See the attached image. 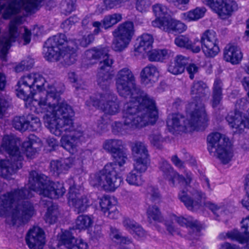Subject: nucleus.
Wrapping results in <instances>:
<instances>
[{"label":"nucleus","instance_id":"f257e3e1","mask_svg":"<svg viewBox=\"0 0 249 249\" xmlns=\"http://www.w3.org/2000/svg\"><path fill=\"white\" fill-rule=\"evenodd\" d=\"M31 191L51 198H58L66 192L63 184L53 182L35 171L30 173L28 188L15 190L0 196V216H4L13 225L18 226L35 213L32 204L23 199L33 196Z\"/></svg>","mask_w":249,"mask_h":249},{"label":"nucleus","instance_id":"f03ea898","mask_svg":"<svg viewBox=\"0 0 249 249\" xmlns=\"http://www.w3.org/2000/svg\"><path fill=\"white\" fill-rule=\"evenodd\" d=\"M33 105L38 113H47V115L50 113L52 117L46 122V126L55 136L63 134L61 146L70 153H74L82 141L83 133L79 128H74L72 120L74 112L71 107L59 98L53 87L48 89L46 98L34 100Z\"/></svg>","mask_w":249,"mask_h":249},{"label":"nucleus","instance_id":"7ed1b4c3","mask_svg":"<svg viewBox=\"0 0 249 249\" xmlns=\"http://www.w3.org/2000/svg\"><path fill=\"white\" fill-rule=\"evenodd\" d=\"M138 97L131 95L124 106L123 120L131 127L141 128L148 124H154L158 118V110L155 101L143 91Z\"/></svg>","mask_w":249,"mask_h":249},{"label":"nucleus","instance_id":"20e7f679","mask_svg":"<svg viewBox=\"0 0 249 249\" xmlns=\"http://www.w3.org/2000/svg\"><path fill=\"white\" fill-rule=\"evenodd\" d=\"M159 169L171 185L175 186L176 182L178 181L181 182L183 185L187 186L186 191L183 190L178 193V198L188 210L196 211L200 208L202 199L205 197V195L201 191L192 188L189 185L192 179L191 173H187L186 178H184L175 171L166 160L163 159L160 161Z\"/></svg>","mask_w":249,"mask_h":249},{"label":"nucleus","instance_id":"39448f33","mask_svg":"<svg viewBox=\"0 0 249 249\" xmlns=\"http://www.w3.org/2000/svg\"><path fill=\"white\" fill-rule=\"evenodd\" d=\"M208 121L205 107L200 103L189 104L187 118L179 113L169 115L167 120L169 130L172 132H185L191 129L204 128Z\"/></svg>","mask_w":249,"mask_h":249},{"label":"nucleus","instance_id":"423d86ee","mask_svg":"<svg viewBox=\"0 0 249 249\" xmlns=\"http://www.w3.org/2000/svg\"><path fill=\"white\" fill-rule=\"evenodd\" d=\"M20 142L14 135H5L1 144V150L6 152L9 159L0 160V175L6 178L22 167L23 153L19 151Z\"/></svg>","mask_w":249,"mask_h":249},{"label":"nucleus","instance_id":"0eeeda50","mask_svg":"<svg viewBox=\"0 0 249 249\" xmlns=\"http://www.w3.org/2000/svg\"><path fill=\"white\" fill-rule=\"evenodd\" d=\"M46 81L44 78L39 73H31L21 77L18 81L16 89L17 95L21 99L25 101L32 97L35 94V90H38L39 92L36 94L38 96V98H34L31 101V105L35 107L34 111L38 113L36 111V107L33 105L34 100H40L41 98H46L47 94V90L50 87L54 88L59 95L60 93L56 88L53 85H48L46 89L42 91V87H45Z\"/></svg>","mask_w":249,"mask_h":249},{"label":"nucleus","instance_id":"6e6552de","mask_svg":"<svg viewBox=\"0 0 249 249\" xmlns=\"http://www.w3.org/2000/svg\"><path fill=\"white\" fill-rule=\"evenodd\" d=\"M116 165L109 163L104 169L90 178V184L93 186H101L105 190L114 191L123 182V178L116 171Z\"/></svg>","mask_w":249,"mask_h":249},{"label":"nucleus","instance_id":"1a4fd4ad","mask_svg":"<svg viewBox=\"0 0 249 249\" xmlns=\"http://www.w3.org/2000/svg\"><path fill=\"white\" fill-rule=\"evenodd\" d=\"M116 84L120 95L127 98L131 95L137 97L142 92L135 84V78L131 71L127 68L120 70L116 75Z\"/></svg>","mask_w":249,"mask_h":249},{"label":"nucleus","instance_id":"9d476101","mask_svg":"<svg viewBox=\"0 0 249 249\" xmlns=\"http://www.w3.org/2000/svg\"><path fill=\"white\" fill-rule=\"evenodd\" d=\"M120 101L117 96L110 91L101 94L99 98L91 97L86 102V105L92 106L102 110L105 114L115 115L120 111Z\"/></svg>","mask_w":249,"mask_h":249},{"label":"nucleus","instance_id":"9b49d317","mask_svg":"<svg viewBox=\"0 0 249 249\" xmlns=\"http://www.w3.org/2000/svg\"><path fill=\"white\" fill-rule=\"evenodd\" d=\"M73 44V41H68L65 35L63 34H58L50 37L45 42L43 53L45 58L50 61H58L61 60V53L65 43Z\"/></svg>","mask_w":249,"mask_h":249},{"label":"nucleus","instance_id":"f8f14e48","mask_svg":"<svg viewBox=\"0 0 249 249\" xmlns=\"http://www.w3.org/2000/svg\"><path fill=\"white\" fill-rule=\"evenodd\" d=\"M200 43L203 52L207 57H213L220 51L216 34L213 30H208L202 34Z\"/></svg>","mask_w":249,"mask_h":249},{"label":"nucleus","instance_id":"ddd939ff","mask_svg":"<svg viewBox=\"0 0 249 249\" xmlns=\"http://www.w3.org/2000/svg\"><path fill=\"white\" fill-rule=\"evenodd\" d=\"M152 25L169 33L180 34L185 31V24L171 18H157L152 22Z\"/></svg>","mask_w":249,"mask_h":249},{"label":"nucleus","instance_id":"4468645a","mask_svg":"<svg viewBox=\"0 0 249 249\" xmlns=\"http://www.w3.org/2000/svg\"><path fill=\"white\" fill-rule=\"evenodd\" d=\"M69 204L77 213L85 212L90 205L87 196H81L78 190L71 187L69 192Z\"/></svg>","mask_w":249,"mask_h":249},{"label":"nucleus","instance_id":"2eb2a0df","mask_svg":"<svg viewBox=\"0 0 249 249\" xmlns=\"http://www.w3.org/2000/svg\"><path fill=\"white\" fill-rule=\"evenodd\" d=\"M246 117L242 116L240 112L236 111L230 112L226 118L230 127L235 129V132L241 133L245 129H249V108Z\"/></svg>","mask_w":249,"mask_h":249},{"label":"nucleus","instance_id":"dca6fc26","mask_svg":"<svg viewBox=\"0 0 249 249\" xmlns=\"http://www.w3.org/2000/svg\"><path fill=\"white\" fill-rule=\"evenodd\" d=\"M25 240L30 249H43L45 244V233L40 228L35 227L29 231Z\"/></svg>","mask_w":249,"mask_h":249},{"label":"nucleus","instance_id":"f3484780","mask_svg":"<svg viewBox=\"0 0 249 249\" xmlns=\"http://www.w3.org/2000/svg\"><path fill=\"white\" fill-rule=\"evenodd\" d=\"M172 221L177 222L181 226H185L190 228L189 231V238L196 239L200 235V231L201 226L200 223L193 218L192 217L184 218L183 217H178L173 214L171 216Z\"/></svg>","mask_w":249,"mask_h":249},{"label":"nucleus","instance_id":"a211bd4d","mask_svg":"<svg viewBox=\"0 0 249 249\" xmlns=\"http://www.w3.org/2000/svg\"><path fill=\"white\" fill-rule=\"evenodd\" d=\"M58 245L61 249H87L88 245L81 239H75L69 231L61 235Z\"/></svg>","mask_w":249,"mask_h":249},{"label":"nucleus","instance_id":"6ab92c4d","mask_svg":"<svg viewBox=\"0 0 249 249\" xmlns=\"http://www.w3.org/2000/svg\"><path fill=\"white\" fill-rule=\"evenodd\" d=\"M117 200L114 197L105 196L100 201L101 210L110 219H117L119 215L117 208Z\"/></svg>","mask_w":249,"mask_h":249},{"label":"nucleus","instance_id":"aec40b11","mask_svg":"<svg viewBox=\"0 0 249 249\" xmlns=\"http://www.w3.org/2000/svg\"><path fill=\"white\" fill-rule=\"evenodd\" d=\"M241 224L242 232H239L236 230L229 231L226 234L228 238L240 243H246L248 241L249 238V215L242 220Z\"/></svg>","mask_w":249,"mask_h":249},{"label":"nucleus","instance_id":"412c9836","mask_svg":"<svg viewBox=\"0 0 249 249\" xmlns=\"http://www.w3.org/2000/svg\"><path fill=\"white\" fill-rule=\"evenodd\" d=\"M73 44H70L68 47L69 43H65L63 49L61 53V63L66 66H69L73 64L76 61V49L77 48V43L73 41Z\"/></svg>","mask_w":249,"mask_h":249},{"label":"nucleus","instance_id":"4be33fe9","mask_svg":"<svg viewBox=\"0 0 249 249\" xmlns=\"http://www.w3.org/2000/svg\"><path fill=\"white\" fill-rule=\"evenodd\" d=\"M229 142L228 139L218 132L213 133L207 137L208 150L211 155H215L217 148Z\"/></svg>","mask_w":249,"mask_h":249},{"label":"nucleus","instance_id":"5701e85b","mask_svg":"<svg viewBox=\"0 0 249 249\" xmlns=\"http://www.w3.org/2000/svg\"><path fill=\"white\" fill-rule=\"evenodd\" d=\"M208 91V87L205 83L201 81H194L191 87L190 91L194 101L189 104L200 102L204 106L201 99L206 95Z\"/></svg>","mask_w":249,"mask_h":249},{"label":"nucleus","instance_id":"b1692460","mask_svg":"<svg viewBox=\"0 0 249 249\" xmlns=\"http://www.w3.org/2000/svg\"><path fill=\"white\" fill-rule=\"evenodd\" d=\"M159 69L150 64L145 67L141 72L142 82L145 85L154 82L159 76Z\"/></svg>","mask_w":249,"mask_h":249},{"label":"nucleus","instance_id":"393cba45","mask_svg":"<svg viewBox=\"0 0 249 249\" xmlns=\"http://www.w3.org/2000/svg\"><path fill=\"white\" fill-rule=\"evenodd\" d=\"M134 33V24L131 21H126L120 24L112 32L113 36L131 40Z\"/></svg>","mask_w":249,"mask_h":249},{"label":"nucleus","instance_id":"a878e982","mask_svg":"<svg viewBox=\"0 0 249 249\" xmlns=\"http://www.w3.org/2000/svg\"><path fill=\"white\" fill-rule=\"evenodd\" d=\"M217 157L224 164L229 163L233 157V150L229 142L225 143L219 148H217L215 155H211Z\"/></svg>","mask_w":249,"mask_h":249},{"label":"nucleus","instance_id":"bb28decb","mask_svg":"<svg viewBox=\"0 0 249 249\" xmlns=\"http://www.w3.org/2000/svg\"><path fill=\"white\" fill-rule=\"evenodd\" d=\"M224 57L226 61L232 64H237L242 58L240 49L237 46H227L224 50Z\"/></svg>","mask_w":249,"mask_h":249},{"label":"nucleus","instance_id":"cd10ccee","mask_svg":"<svg viewBox=\"0 0 249 249\" xmlns=\"http://www.w3.org/2000/svg\"><path fill=\"white\" fill-rule=\"evenodd\" d=\"M175 44L178 47L185 48L191 50L194 53H198L201 50L199 45L193 43L189 37L185 36H179L174 40Z\"/></svg>","mask_w":249,"mask_h":249},{"label":"nucleus","instance_id":"c85d7f7f","mask_svg":"<svg viewBox=\"0 0 249 249\" xmlns=\"http://www.w3.org/2000/svg\"><path fill=\"white\" fill-rule=\"evenodd\" d=\"M222 82L219 79H216L213 88L211 105L213 108L218 107L222 100Z\"/></svg>","mask_w":249,"mask_h":249},{"label":"nucleus","instance_id":"c756f323","mask_svg":"<svg viewBox=\"0 0 249 249\" xmlns=\"http://www.w3.org/2000/svg\"><path fill=\"white\" fill-rule=\"evenodd\" d=\"M174 53L172 51L168 49H158L151 51L148 55L149 61H162L172 57Z\"/></svg>","mask_w":249,"mask_h":249},{"label":"nucleus","instance_id":"7c9ffc66","mask_svg":"<svg viewBox=\"0 0 249 249\" xmlns=\"http://www.w3.org/2000/svg\"><path fill=\"white\" fill-rule=\"evenodd\" d=\"M153 38L148 34H144L139 38V43L135 47V50L140 53L149 52L152 47Z\"/></svg>","mask_w":249,"mask_h":249},{"label":"nucleus","instance_id":"2f4dec72","mask_svg":"<svg viewBox=\"0 0 249 249\" xmlns=\"http://www.w3.org/2000/svg\"><path fill=\"white\" fill-rule=\"evenodd\" d=\"M103 147L112 155L123 149V142L118 139L107 140L104 142Z\"/></svg>","mask_w":249,"mask_h":249},{"label":"nucleus","instance_id":"473e14b6","mask_svg":"<svg viewBox=\"0 0 249 249\" xmlns=\"http://www.w3.org/2000/svg\"><path fill=\"white\" fill-rule=\"evenodd\" d=\"M237 9V4L235 1L232 0H223V4L222 5L218 14L221 18H225Z\"/></svg>","mask_w":249,"mask_h":249},{"label":"nucleus","instance_id":"72a5a7b5","mask_svg":"<svg viewBox=\"0 0 249 249\" xmlns=\"http://www.w3.org/2000/svg\"><path fill=\"white\" fill-rule=\"evenodd\" d=\"M71 166L70 160L66 159L61 160H53L51 162V170L57 174L64 173Z\"/></svg>","mask_w":249,"mask_h":249},{"label":"nucleus","instance_id":"f704fd0d","mask_svg":"<svg viewBox=\"0 0 249 249\" xmlns=\"http://www.w3.org/2000/svg\"><path fill=\"white\" fill-rule=\"evenodd\" d=\"M107 49L105 48H93L87 50L85 55L88 60H97L101 59L104 55L107 54Z\"/></svg>","mask_w":249,"mask_h":249},{"label":"nucleus","instance_id":"c9c22d12","mask_svg":"<svg viewBox=\"0 0 249 249\" xmlns=\"http://www.w3.org/2000/svg\"><path fill=\"white\" fill-rule=\"evenodd\" d=\"M112 77L113 75L110 71L98 70L97 79L98 85L103 89H107Z\"/></svg>","mask_w":249,"mask_h":249},{"label":"nucleus","instance_id":"e433bc0d","mask_svg":"<svg viewBox=\"0 0 249 249\" xmlns=\"http://www.w3.org/2000/svg\"><path fill=\"white\" fill-rule=\"evenodd\" d=\"M206 9L204 7H197L194 10L186 12L183 14L184 20L187 21L197 20L203 17Z\"/></svg>","mask_w":249,"mask_h":249},{"label":"nucleus","instance_id":"4c0bfd02","mask_svg":"<svg viewBox=\"0 0 249 249\" xmlns=\"http://www.w3.org/2000/svg\"><path fill=\"white\" fill-rule=\"evenodd\" d=\"M132 155L134 158L149 156L145 145L140 142H136L131 145Z\"/></svg>","mask_w":249,"mask_h":249},{"label":"nucleus","instance_id":"58836bf2","mask_svg":"<svg viewBox=\"0 0 249 249\" xmlns=\"http://www.w3.org/2000/svg\"><path fill=\"white\" fill-rule=\"evenodd\" d=\"M114 38L112 43V48L116 52H122L126 48L130 40L124 37L113 36Z\"/></svg>","mask_w":249,"mask_h":249},{"label":"nucleus","instance_id":"ea45409f","mask_svg":"<svg viewBox=\"0 0 249 249\" xmlns=\"http://www.w3.org/2000/svg\"><path fill=\"white\" fill-rule=\"evenodd\" d=\"M126 180L129 184L135 186H141L144 182L141 173L135 170L127 175Z\"/></svg>","mask_w":249,"mask_h":249},{"label":"nucleus","instance_id":"a19ab883","mask_svg":"<svg viewBox=\"0 0 249 249\" xmlns=\"http://www.w3.org/2000/svg\"><path fill=\"white\" fill-rule=\"evenodd\" d=\"M93 223L91 217L88 215H80L76 220V228L79 230H85L90 227Z\"/></svg>","mask_w":249,"mask_h":249},{"label":"nucleus","instance_id":"79ce46f5","mask_svg":"<svg viewBox=\"0 0 249 249\" xmlns=\"http://www.w3.org/2000/svg\"><path fill=\"white\" fill-rule=\"evenodd\" d=\"M148 218L158 222H162L163 217L159 208L156 205L150 206L147 211Z\"/></svg>","mask_w":249,"mask_h":249},{"label":"nucleus","instance_id":"37998d69","mask_svg":"<svg viewBox=\"0 0 249 249\" xmlns=\"http://www.w3.org/2000/svg\"><path fill=\"white\" fill-rule=\"evenodd\" d=\"M148 156L135 158L134 170L140 173L144 172L146 170L149 163Z\"/></svg>","mask_w":249,"mask_h":249},{"label":"nucleus","instance_id":"c03bdc74","mask_svg":"<svg viewBox=\"0 0 249 249\" xmlns=\"http://www.w3.org/2000/svg\"><path fill=\"white\" fill-rule=\"evenodd\" d=\"M138 128V127H131L126 125L124 121L123 124L121 122H115L112 124V130L116 135L124 134L127 132V130H132Z\"/></svg>","mask_w":249,"mask_h":249},{"label":"nucleus","instance_id":"a18cd8bd","mask_svg":"<svg viewBox=\"0 0 249 249\" xmlns=\"http://www.w3.org/2000/svg\"><path fill=\"white\" fill-rule=\"evenodd\" d=\"M59 212L57 205L53 204L49 207L45 214V219L46 222L50 224H54L56 222Z\"/></svg>","mask_w":249,"mask_h":249},{"label":"nucleus","instance_id":"49530a36","mask_svg":"<svg viewBox=\"0 0 249 249\" xmlns=\"http://www.w3.org/2000/svg\"><path fill=\"white\" fill-rule=\"evenodd\" d=\"M122 19V16L119 14H114L106 16L102 20L103 26L106 29L111 27L117 23Z\"/></svg>","mask_w":249,"mask_h":249},{"label":"nucleus","instance_id":"de8ad7c7","mask_svg":"<svg viewBox=\"0 0 249 249\" xmlns=\"http://www.w3.org/2000/svg\"><path fill=\"white\" fill-rule=\"evenodd\" d=\"M206 206L209 209L214 215V219L220 221L221 217L224 214V208L221 205H218L211 202H208L206 203Z\"/></svg>","mask_w":249,"mask_h":249},{"label":"nucleus","instance_id":"09e8293b","mask_svg":"<svg viewBox=\"0 0 249 249\" xmlns=\"http://www.w3.org/2000/svg\"><path fill=\"white\" fill-rule=\"evenodd\" d=\"M101 59L102 60L100 62V67L98 70L110 71L114 63L112 56L108 54L107 51V54L104 55Z\"/></svg>","mask_w":249,"mask_h":249},{"label":"nucleus","instance_id":"8fccbe9b","mask_svg":"<svg viewBox=\"0 0 249 249\" xmlns=\"http://www.w3.org/2000/svg\"><path fill=\"white\" fill-rule=\"evenodd\" d=\"M13 126L19 131H25L28 130V124L26 123V117H15L13 120Z\"/></svg>","mask_w":249,"mask_h":249},{"label":"nucleus","instance_id":"3c124183","mask_svg":"<svg viewBox=\"0 0 249 249\" xmlns=\"http://www.w3.org/2000/svg\"><path fill=\"white\" fill-rule=\"evenodd\" d=\"M36 143L33 142L31 138L25 142L23 143V147L24 148L25 153L28 158H32L37 152V147L36 146Z\"/></svg>","mask_w":249,"mask_h":249},{"label":"nucleus","instance_id":"603ef678","mask_svg":"<svg viewBox=\"0 0 249 249\" xmlns=\"http://www.w3.org/2000/svg\"><path fill=\"white\" fill-rule=\"evenodd\" d=\"M26 123L28 124V130L30 131H36L41 125L39 119L33 114L26 116Z\"/></svg>","mask_w":249,"mask_h":249},{"label":"nucleus","instance_id":"864d4df0","mask_svg":"<svg viewBox=\"0 0 249 249\" xmlns=\"http://www.w3.org/2000/svg\"><path fill=\"white\" fill-rule=\"evenodd\" d=\"M112 157L114 162L113 163L116 165V168L117 165L120 167L123 166L127 160V155L123 149L117 153H115Z\"/></svg>","mask_w":249,"mask_h":249},{"label":"nucleus","instance_id":"5fc2aeb1","mask_svg":"<svg viewBox=\"0 0 249 249\" xmlns=\"http://www.w3.org/2000/svg\"><path fill=\"white\" fill-rule=\"evenodd\" d=\"M61 8L64 14H70L75 9V1L73 0H65L62 2Z\"/></svg>","mask_w":249,"mask_h":249},{"label":"nucleus","instance_id":"6e6d98bb","mask_svg":"<svg viewBox=\"0 0 249 249\" xmlns=\"http://www.w3.org/2000/svg\"><path fill=\"white\" fill-rule=\"evenodd\" d=\"M68 79L70 81L74 84V86L77 90L79 89H85V84L80 79H78V76L74 72H70L68 73Z\"/></svg>","mask_w":249,"mask_h":249},{"label":"nucleus","instance_id":"4d7b16f0","mask_svg":"<svg viewBox=\"0 0 249 249\" xmlns=\"http://www.w3.org/2000/svg\"><path fill=\"white\" fill-rule=\"evenodd\" d=\"M149 140L151 144L156 148L161 149L163 139L160 134L158 133H153L149 136Z\"/></svg>","mask_w":249,"mask_h":249},{"label":"nucleus","instance_id":"13d9d810","mask_svg":"<svg viewBox=\"0 0 249 249\" xmlns=\"http://www.w3.org/2000/svg\"><path fill=\"white\" fill-rule=\"evenodd\" d=\"M94 39L93 34H90L88 35H84L78 40H69L68 41H73L77 43V46L80 45L83 47H86L91 43Z\"/></svg>","mask_w":249,"mask_h":249},{"label":"nucleus","instance_id":"bf43d9fd","mask_svg":"<svg viewBox=\"0 0 249 249\" xmlns=\"http://www.w3.org/2000/svg\"><path fill=\"white\" fill-rule=\"evenodd\" d=\"M153 10L156 16L162 18L168 14V9L166 6L161 4H156L153 6Z\"/></svg>","mask_w":249,"mask_h":249},{"label":"nucleus","instance_id":"052dcab7","mask_svg":"<svg viewBox=\"0 0 249 249\" xmlns=\"http://www.w3.org/2000/svg\"><path fill=\"white\" fill-rule=\"evenodd\" d=\"M130 233L133 235L134 238L137 239H142L146 235V231L139 224L135 226L132 231H130Z\"/></svg>","mask_w":249,"mask_h":249},{"label":"nucleus","instance_id":"680f3d73","mask_svg":"<svg viewBox=\"0 0 249 249\" xmlns=\"http://www.w3.org/2000/svg\"><path fill=\"white\" fill-rule=\"evenodd\" d=\"M209 5L213 11L217 14L223 4V0H203Z\"/></svg>","mask_w":249,"mask_h":249},{"label":"nucleus","instance_id":"e2e57ef3","mask_svg":"<svg viewBox=\"0 0 249 249\" xmlns=\"http://www.w3.org/2000/svg\"><path fill=\"white\" fill-rule=\"evenodd\" d=\"M168 71L174 75L182 73L184 71V67L179 66L176 62H171L168 68Z\"/></svg>","mask_w":249,"mask_h":249},{"label":"nucleus","instance_id":"0e129e2a","mask_svg":"<svg viewBox=\"0 0 249 249\" xmlns=\"http://www.w3.org/2000/svg\"><path fill=\"white\" fill-rule=\"evenodd\" d=\"M148 197L152 201H155L159 198L160 195L158 188L153 186H148L147 188Z\"/></svg>","mask_w":249,"mask_h":249},{"label":"nucleus","instance_id":"69168bd1","mask_svg":"<svg viewBox=\"0 0 249 249\" xmlns=\"http://www.w3.org/2000/svg\"><path fill=\"white\" fill-rule=\"evenodd\" d=\"M150 0H137L136 2V8L141 12L145 11L151 5Z\"/></svg>","mask_w":249,"mask_h":249},{"label":"nucleus","instance_id":"338daca9","mask_svg":"<svg viewBox=\"0 0 249 249\" xmlns=\"http://www.w3.org/2000/svg\"><path fill=\"white\" fill-rule=\"evenodd\" d=\"M164 225L169 233L172 235H181L179 230L173 225V222L165 221L164 222Z\"/></svg>","mask_w":249,"mask_h":249},{"label":"nucleus","instance_id":"774afa93","mask_svg":"<svg viewBox=\"0 0 249 249\" xmlns=\"http://www.w3.org/2000/svg\"><path fill=\"white\" fill-rule=\"evenodd\" d=\"M246 180L245 188L247 191L248 196L242 200V203L244 207L249 210V175H248L246 177Z\"/></svg>","mask_w":249,"mask_h":249}]
</instances>
